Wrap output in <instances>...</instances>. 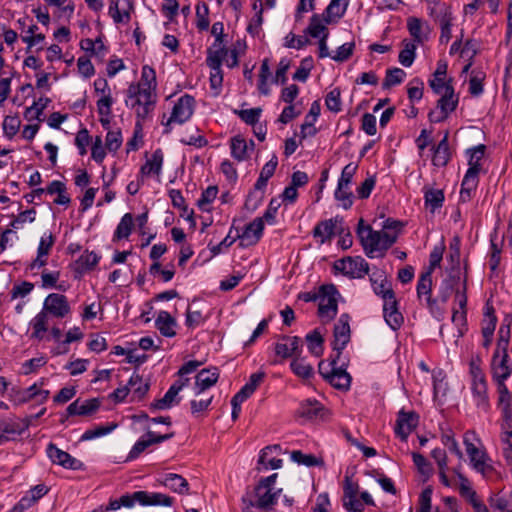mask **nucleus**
Segmentation results:
<instances>
[{"label": "nucleus", "mask_w": 512, "mask_h": 512, "mask_svg": "<svg viewBox=\"0 0 512 512\" xmlns=\"http://www.w3.org/2000/svg\"><path fill=\"white\" fill-rule=\"evenodd\" d=\"M357 235L369 258L383 257L385 252L396 242L398 234L388 231H375L370 225H364L360 219Z\"/></svg>", "instance_id": "nucleus-1"}, {"label": "nucleus", "mask_w": 512, "mask_h": 512, "mask_svg": "<svg viewBox=\"0 0 512 512\" xmlns=\"http://www.w3.org/2000/svg\"><path fill=\"white\" fill-rule=\"evenodd\" d=\"M135 503L141 506H171L174 499L163 493L140 490L124 494L119 499L111 500L106 507V511L118 510L121 507L132 508Z\"/></svg>", "instance_id": "nucleus-2"}, {"label": "nucleus", "mask_w": 512, "mask_h": 512, "mask_svg": "<svg viewBox=\"0 0 512 512\" xmlns=\"http://www.w3.org/2000/svg\"><path fill=\"white\" fill-rule=\"evenodd\" d=\"M126 96L125 104L135 111L136 126L141 128L142 123L150 117L155 109L157 93L146 92L140 90L139 87H128Z\"/></svg>", "instance_id": "nucleus-3"}, {"label": "nucleus", "mask_w": 512, "mask_h": 512, "mask_svg": "<svg viewBox=\"0 0 512 512\" xmlns=\"http://www.w3.org/2000/svg\"><path fill=\"white\" fill-rule=\"evenodd\" d=\"M469 168L462 180L460 196L462 200H469L471 193L476 190L479 182V173L481 171V160L484 157L485 146L480 144L469 151Z\"/></svg>", "instance_id": "nucleus-4"}, {"label": "nucleus", "mask_w": 512, "mask_h": 512, "mask_svg": "<svg viewBox=\"0 0 512 512\" xmlns=\"http://www.w3.org/2000/svg\"><path fill=\"white\" fill-rule=\"evenodd\" d=\"M195 108V99L191 95L185 94L181 96L174 104L171 114L166 122H162L165 126L164 133H170L173 124L181 125L188 121Z\"/></svg>", "instance_id": "nucleus-5"}, {"label": "nucleus", "mask_w": 512, "mask_h": 512, "mask_svg": "<svg viewBox=\"0 0 512 512\" xmlns=\"http://www.w3.org/2000/svg\"><path fill=\"white\" fill-rule=\"evenodd\" d=\"M340 362V358L337 359V355H335L331 362L328 364L330 369H326L324 367V363L320 362L319 364V373L326 379L333 387L341 390H348L351 383V376L349 373L343 368L344 363L338 366Z\"/></svg>", "instance_id": "nucleus-6"}, {"label": "nucleus", "mask_w": 512, "mask_h": 512, "mask_svg": "<svg viewBox=\"0 0 512 512\" xmlns=\"http://www.w3.org/2000/svg\"><path fill=\"white\" fill-rule=\"evenodd\" d=\"M441 97L437 101L439 111H430L428 118L433 123L444 121L450 113H452L458 105L459 98L455 94L453 85H449L443 90Z\"/></svg>", "instance_id": "nucleus-7"}, {"label": "nucleus", "mask_w": 512, "mask_h": 512, "mask_svg": "<svg viewBox=\"0 0 512 512\" xmlns=\"http://www.w3.org/2000/svg\"><path fill=\"white\" fill-rule=\"evenodd\" d=\"M281 493V488L275 489L257 484L252 492H247L245 495H248V497L253 501V508L256 507L258 509L270 511L277 503Z\"/></svg>", "instance_id": "nucleus-8"}, {"label": "nucleus", "mask_w": 512, "mask_h": 512, "mask_svg": "<svg viewBox=\"0 0 512 512\" xmlns=\"http://www.w3.org/2000/svg\"><path fill=\"white\" fill-rule=\"evenodd\" d=\"M275 355L278 359L273 360V364L283 362L288 358H295L302 353V340L298 336L283 335L274 345Z\"/></svg>", "instance_id": "nucleus-9"}, {"label": "nucleus", "mask_w": 512, "mask_h": 512, "mask_svg": "<svg viewBox=\"0 0 512 512\" xmlns=\"http://www.w3.org/2000/svg\"><path fill=\"white\" fill-rule=\"evenodd\" d=\"M337 296L338 291L336 287L332 284L323 285L319 291V307L318 312L322 318H327L328 320L333 319L337 314Z\"/></svg>", "instance_id": "nucleus-10"}, {"label": "nucleus", "mask_w": 512, "mask_h": 512, "mask_svg": "<svg viewBox=\"0 0 512 512\" xmlns=\"http://www.w3.org/2000/svg\"><path fill=\"white\" fill-rule=\"evenodd\" d=\"M334 268L350 278H362L369 272V264L360 256L337 260Z\"/></svg>", "instance_id": "nucleus-11"}, {"label": "nucleus", "mask_w": 512, "mask_h": 512, "mask_svg": "<svg viewBox=\"0 0 512 512\" xmlns=\"http://www.w3.org/2000/svg\"><path fill=\"white\" fill-rule=\"evenodd\" d=\"M31 425V418L25 417L20 420L1 419L0 420V445L8 441L15 440L22 435Z\"/></svg>", "instance_id": "nucleus-12"}, {"label": "nucleus", "mask_w": 512, "mask_h": 512, "mask_svg": "<svg viewBox=\"0 0 512 512\" xmlns=\"http://www.w3.org/2000/svg\"><path fill=\"white\" fill-rule=\"evenodd\" d=\"M313 237L320 240L321 244L330 242L334 235L344 233L343 218H335L320 221L313 229Z\"/></svg>", "instance_id": "nucleus-13"}, {"label": "nucleus", "mask_w": 512, "mask_h": 512, "mask_svg": "<svg viewBox=\"0 0 512 512\" xmlns=\"http://www.w3.org/2000/svg\"><path fill=\"white\" fill-rule=\"evenodd\" d=\"M49 394L48 390L40 389L35 383L26 389L12 388L9 392V400L16 406L22 405L31 400L43 403L48 399Z\"/></svg>", "instance_id": "nucleus-14"}, {"label": "nucleus", "mask_w": 512, "mask_h": 512, "mask_svg": "<svg viewBox=\"0 0 512 512\" xmlns=\"http://www.w3.org/2000/svg\"><path fill=\"white\" fill-rule=\"evenodd\" d=\"M49 316L62 319L71 313V307L65 295L58 293L49 294L42 308Z\"/></svg>", "instance_id": "nucleus-15"}, {"label": "nucleus", "mask_w": 512, "mask_h": 512, "mask_svg": "<svg viewBox=\"0 0 512 512\" xmlns=\"http://www.w3.org/2000/svg\"><path fill=\"white\" fill-rule=\"evenodd\" d=\"M349 320L350 317L348 314H342L334 326L333 350L336 352L337 359L340 358L342 350L350 341L351 331Z\"/></svg>", "instance_id": "nucleus-16"}, {"label": "nucleus", "mask_w": 512, "mask_h": 512, "mask_svg": "<svg viewBox=\"0 0 512 512\" xmlns=\"http://www.w3.org/2000/svg\"><path fill=\"white\" fill-rule=\"evenodd\" d=\"M46 452L47 456L54 464L71 470H81L83 468V463L80 460L74 458L66 451L59 449L53 443L48 444Z\"/></svg>", "instance_id": "nucleus-17"}, {"label": "nucleus", "mask_w": 512, "mask_h": 512, "mask_svg": "<svg viewBox=\"0 0 512 512\" xmlns=\"http://www.w3.org/2000/svg\"><path fill=\"white\" fill-rule=\"evenodd\" d=\"M93 86L95 93L101 95L96 102L97 112L107 115L115 102L108 81L105 78H97Z\"/></svg>", "instance_id": "nucleus-18"}, {"label": "nucleus", "mask_w": 512, "mask_h": 512, "mask_svg": "<svg viewBox=\"0 0 512 512\" xmlns=\"http://www.w3.org/2000/svg\"><path fill=\"white\" fill-rule=\"evenodd\" d=\"M433 281L431 271L422 273L419 277L416 291L417 297L420 301L425 299L426 306L430 312L434 313L437 310V299L432 297Z\"/></svg>", "instance_id": "nucleus-19"}, {"label": "nucleus", "mask_w": 512, "mask_h": 512, "mask_svg": "<svg viewBox=\"0 0 512 512\" xmlns=\"http://www.w3.org/2000/svg\"><path fill=\"white\" fill-rule=\"evenodd\" d=\"M491 373L493 380L505 382L512 374V365L508 354H493L491 360Z\"/></svg>", "instance_id": "nucleus-20"}, {"label": "nucleus", "mask_w": 512, "mask_h": 512, "mask_svg": "<svg viewBox=\"0 0 512 512\" xmlns=\"http://www.w3.org/2000/svg\"><path fill=\"white\" fill-rule=\"evenodd\" d=\"M263 230V218H255L245 227L244 231L241 234H239V232L237 231L236 237H238L241 240L240 246L247 247L255 245L260 240Z\"/></svg>", "instance_id": "nucleus-21"}, {"label": "nucleus", "mask_w": 512, "mask_h": 512, "mask_svg": "<svg viewBox=\"0 0 512 512\" xmlns=\"http://www.w3.org/2000/svg\"><path fill=\"white\" fill-rule=\"evenodd\" d=\"M188 379L185 380H178L175 381L168 391L165 393L163 398L158 399L151 403L150 407L151 409H158V410H164L171 408L174 404L179 403V398H177V395L179 392L185 387L187 384Z\"/></svg>", "instance_id": "nucleus-22"}, {"label": "nucleus", "mask_w": 512, "mask_h": 512, "mask_svg": "<svg viewBox=\"0 0 512 512\" xmlns=\"http://www.w3.org/2000/svg\"><path fill=\"white\" fill-rule=\"evenodd\" d=\"M417 424L418 415L415 412H404L401 410L398 413L395 433L400 436L402 440H406Z\"/></svg>", "instance_id": "nucleus-23"}, {"label": "nucleus", "mask_w": 512, "mask_h": 512, "mask_svg": "<svg viewBox=\"0 0 512 512\" xmlns=\"http://www.w3.org/2000/svg\"><path fill=\"white\" fill-rule=\"evenodd\" d=\"M447 62L439 60L433 77L429 80V86L435 94H442L447 86L452 85V79L446 80Z\"/></svg>", "instance_id": "nucleus-24"}, {"label": "nucleus", "mask_w": 512, "mask_h": 512, "mask_svg": "<svg viewBox=\"0 0 512 512\" xmlns=\"http://www.w3.org/2000/svg\"><path fill=\"white\" fill-rule=\"evenodd\" d=\"M460 257V238L456 236L449 243V253L446 257L449 275L461 278Z\"/></svg>", "instance_id": "nucleus-25"}, {"label": "nucleus", "mask_w": 512, "mask_h": 512, "mask_svg": "<svg viewBox=\"0 0 512 512\" xmlns=\"http://www.w3.org/2000/svg\"><path fill=\"white\" fill-rule=\"evenodd\" d=\"M100 404L101 402L98 398L88 399L84 402L75 400L67 407V414L69 416H89L94 414L99 409Z\"/></svg>", "instance_id": "nucleus-26"}, {"label": "nucleus", "mask_w": 512, "mask_h": 512, "mask_svg": "<svg viewBox=\"0 0 512 512\" xmlns=\"http://www.w3.org/2000/svg\"><path fill=\"white\" fill-rule=\"evenodd\" d=\"M370 282L374 293L382 299L387 298L389 294H395L390 281L381 270H376L370 275Z\"/></svg>", "instance_id": "nucleus-27"}, {"label": "nucleus", "mask_w": 512, "mask_h": 512, "mask_svg": "<svg viewBox=\"0 0 512 512\" xmlns=\"http://www.w3.org/2000/svg\"><path fill=\"white\" fill-rule=\"evenodd\" d=\"M280 450L278 445L267 446L261 450L258 459V470L278 469L282 466V460L274 456Z\"/></svg>", "instance_id": "nucleus-28"}, {"label": "nucleus", "mask_w": 512, "mask_h": 512, "mask_svg": "<svg viewBox=\"0 0 512 512\" xmlns=\"http://www.w3.org/2000/svg\"><path fill=\"white\" fill-rule=\"evenodd\" d=\"M326 410L321 403L316 400L307 399L300 404L297 411L298 416L307 420L323 419Z\"/></svg>", "instance_id": "nucleus-29"}, {"label": "nucleus", "mask_w": 512, "mask_h": 512, "mask_svg": "<svg viewBox=\"0 0 512 512\" xmlns=\"http://www.w3.org/2000/svg\"><path fill=\"white\" fill-rule=\"evenodd\" d=\"M230 148L233 158L241 162L249 158V151L254 149V142L250 140L248 144L242 136L237 135L231 138Z\"/></svg>", "instance_id": "nucleus-30"}, {"label": "nucleus", "mask_w": 512, "mask_h": 512, "mask_svg": "<svg viewBox=\"0 0 512 512\" xmlns=\"http://www.w3.org/2000/svg\"><path fill=\"white\" fill-rule=\"evenodd\" d=\"M218 378H219V372H218L217 368L214 367L211 369H202L196 375V381H195L196 395L201 394L206 389H209L210 387L215 385Z\"/></svg>", "instance_id": "nucleus-31"}, {"label": "nucleus", "mask_w": 512, "mask_h": 512, "mask_svg": "<svg viewBox=\"0 0 512 512\" xmlns=\"http://www.w3.org/2000/svg\"><path fill=\"white\" fill-rule=\"evenodd\" d=\"M49 316L43 309L30 321V327L32 328V332L30 335L31 339H36L38 341H42L45 338V333L48 331Z\"/></svg>", "instance_id": "nucleus-32"}, {"label": "nucleus", "mask_w": 512, "mask_h": 512, "mask_svg": "<svg viewBox=\"0 0 512 512\" xmlns=\"http://www.w3.org/2000/svg\"><path fill=\"white\" fill-rule=\"evenodd\" d=\"M99 260L100 257L96 253L86 250L73 264V269L78 274L75 277L80 278L87 271L94 269Z\"/></svg>", "instance_id": "nucleus-33"}, {"label": "nucleus", "mask_w": 512, "mask_h": 512, "mask_svg": "<svg viewBox=\"0 0 512 512\" xmlns=\"http://www.w3.org/2000/svg\"><path fill=\"white\" fill-rule=\"evenodd\" d=\"M160 483L178 494H189V484L185 478L176 473H168L163 476Z\"/></svg>", "instance_id": "nucleus-34"}, {"label": "nucleus", "mask_w": 512, "mask_h": 512, "mask_svg": "<svg viewBox=\"0 0 512 512\" xmlns=\"http://www.w3.org/2000/svg\"><path fill=\"white\" fill-rule=\"evenodd\" d=\"M129 87H139L140 90L156 93L157 81L155 70L148 65L143 66L140 81L138 83H131Z\"/></svg>", "instance_id": "nucleus-35"}, {"label": "nucleus", "mask_w": 512, "mask_h": 512, "mask_svg": "<svg viewBox=\"0 0 512 512\" xmlns=\"http://www.w3.org/2000/svg\"><path fill=\"white\" fill-rule=\"evenodd\" d=\"M471 390L477 407L487 411L489 409V398L486 379L481 380L478 377L476 381H472Z\"/></svg>", "instance_id": "nucleus-36"}, {"label": "nucleus", "mask_w": 512, "mask_h": 512, "mask_svg": "<svg viewBox=\"0 0 512 512\" xmlns=\"http://www.w3.org/2000/svg\"><path fill=\"white\" fill-rule=\"evenodd\" d=\"M424 203L425 207L434 214L437 209L443 206L445 196L441 189H434L430 187H424Z\"/></svg>", "instance_id": "nucleus-37"}, {"label": "nucleus", "mask_w": 512, "mask_h": 512, "mask_svg": "<svg viewBox=\"0 0 512 512\" xmlns=\"http://www.w3.org/2000/svg\"><path fill=\"white\" fill-rule=\"evenodd\" d=\"M439 25L441 28V34L439 41L441 44H447L451 37V27H452V12L450 7H441V11L439 12Z\"/></svg>", "instance_id": "nucleus-38"}, {"label": "nucleus", "mask_w": 512, "mask_h": 512, "mask_svg": "<svg viewBox=\"0 0 512 512\" xmlns=\"http://www.w3.org/2000/svg\"><path fill=\"white\" fill-rule=\"evenodd\" d=\"M472 467L484 477H490L494 472V467L488 463L489 457L483 450H478L477 454H473L470 458Z\"/></svg>", "instance_id": "nucleus-39"}, {"label": "nucleus", "mask_w": 512, "mask_h": 512, "mask_svg": "<svg viewBox=\"0 0 512 512\" xmlns=\"http://www.w3.org/2000/svg\"><path fill=\"white\" fill-rule=\"evenodd\" d=\"M265 372L259 371L251 374L248 382L236 394V400H247L263 382Z\"/></svg>", "instance_id": "nucleus-40"}, {"label": "nucleus", "mask_w": 512, "mask_h": 512, "mask_svg": "<svg viewBox=\"0 0 512 512\" xmlns=\"http://www.w3.org/2000/svg\"><path fill=\"white\" fill-rule=\"evenodd\" d=\"M155 326L165 337H173L176 334L174 330L176 321L167 311L159 312L155 320Z\"/></svg>", "instance_id": "nucleus-41"}, {"label": "nucleus", "mask_w": 512, "mask_h": 512, "mask_svg": "<svg viewBox=\"0 0 512 512\" xmlns=\"http://www.w3.org/2000/svg\"><path fill=\"white\" fill-rule=\"evenodd\" d=\"M163 164V152L157 149L153 152L151 158L147 159L145 164L141 167L140 173L142 176H149L151 174L159 175Z\"/></svg>", "instance_id": "nucleus-42"}, {"label": "nucleus", "mask_w": 512, "mask_h": 512, "mask_svg": "<svg viewBox=\"0 0 512 512\" xmlns=\"http://www.w3.org/2000/svg\"><path fill=\"white\" fill-rule=\"evenodd\" d=\"M461 281L462 279L457 275H449L447 279L443 280L441 286L439 287L438 297L436 298L437 302L440 301L442 303H446L449 300L452 293L454 291L456 292V289L459 288V284Z\"/></svg>", "instance_id": "nucleus-43"}, {"label": "nucleus", "mask_w": 512, "mask_h": 512, "mask_svg": "<svg viewBox=\"0 0 512 512\" xmlns=\"http://www.w3.org/2000/svg\"><path fill=\"white\" fill-rule=\"evenodd\" d=\"M450 160V150L448 145V133L445 134L444 138L438 143L434 150L432 157V163L437 167H444Z\"/></svg>", "instance_id": "nucleus-44"}, {"label": "nucleus", "mask_w": 512, "mask_h": 512, "mask_svg": "<svg viewBox=\"0 0 512 512\" xmlns=\"http://www.w3.org/2000/svg\"><path fill=\"white\" fill-rule=\"evenodd\" d=\"M290 368L292 370V372L299 378L303 379V380H308L310 379L313 374H314V370H313V367L311 364H309L305 358L298 356V357H295L291 363H290Z\"/></svg>", "instance_id": "nucleus-45"}, {"label": "nucleus", "mask_w": 512, "mask_h": 512, "mask_svg": "<svg viewBox=\"0 0 512 512\" xmlns=\"http://www.w3.org/2000/svg\"><path fill=\"white\" fill-rule=\"evenodd\" d=\"M503 241V238L500 241H498V236L496 232L490 235L491 251L489 257V267L492 272L496 271L500 264Z\"/></svg>", "instance_id": "nucleus-46"}, {"label": "nucleus", "mask_w": 512, "mask_h": 512, "mask_svg": "<svg viewBox=\"0 0 512 512\" xmlns=\"http://www.w3.org/2000/svg\"><path fill=\"white\" fill-rule=\"evenodd\" d=\"M128 388L134 398L142 399L149 390V383L139 374L133 373L128 381Z\"/></svg>", "instance_id": "nucleus-47"}, {"label": "nucleus", "mask_w": 512, "mask_h": 512, "mask_svg": "<svg viewBox=\"0 0 512 512\" xmlns=\"http://www.w3.org/2000/svg\"><path fill=\"white\" fill-rule=\"evenodd\" d=\"M306 341L308 344V350L312 355L320 357L323 354L324 339L317 329L306 335Z\"/></svg>", "instance_id": "nucleus-48"}, {"label": "nucleus", "mask_w": 512, "mask_h": 512, "mask_svg": "<svg viewBox=\"0 0 512 512\" xmlns=\"http://www.w3.org/2000/svg\"><path fill=\"white\" fill-rule=\"evenodd\" d=\"M133 222L134 220L131 213L124 214L114 232V240L128 238L133 229Z\"/></svg>", "instance_id": "nucleus-49"}, {"label": "nucleus", "mask_w": 512, "mask_h": 512, "mask_svg": "<svg viewBox=\"0 0 512 512\" xmlns=\"http://www.w3.org/2000/svg\"><path fill=\"white\" fill-rule=\"evenodd\" d=\"M50 103V99L47 97H40L37 101H35L30 107L26 108L24 112V117L27 121L31 122L33 120H38L43 113V110Z\"/></svg>", "instance_id": "nucleus-50"}, {"label": "nucleus", "mask_w": 512, "mask_h": 512, "mask_svg": "<svg viewBox=\"0 0 512 512\" xmlns=\"http://www.w3.org/2000/svg\"><path fill=\"white\" fill-rule=\"evenodd\" d=\"M407 27L410 35L414 39V43H423L427 40V36L423 34V23L419 18L411 17L407 21Z\"/></svg>", "instance_id": "nucleus-51"}, {"label": "nucleus", "mask_w": 512, "mask_h": 512, "mask_svg": "<svg viewBox=\"0 0 512 512\" xmlns=\"http://www.w3.org/2000/svg\"><path fill=\"white\" fill-rule=\"evenodd\" d=\"M406 76V73L401 68H391L386 71V76L383 81V88L388 89L392 86L400 84Z\"/></svg>", "instance_id": "nucleus-52"}, {"label": "nucleus", "mask_w": 512, "mask_h": 512, "mask_svg": "<svg viewBox=\"0 0 512 512\" xmlns=\"http://www.w3.org/2000/svg\"><path fill=\"white\" fill-rule=\"evenodd\" d=\"M416 44L414 42L404 41V48L400 51L398 60L405 66L410 67L415 59Z\"/></svg>", "instance_id": "nucleus-53"}, {"label": "nucleus", "mask_w": 512, "mask_h": 512, "mask_svg": "<svg viewBox=\"0 0 512 512\" xmlns=\"http://www.w3.org/2000/svg\"><path fill=\"white\" fill-rule=\"evenodd\" d=\"M228 56V50L221 45L215 51H208L206 63L209 68H221L223 60Z\"/></svg>", "instance_id": "nucleus-54"}, {"label": "nucleus", "mask_w": 512, "mask_h": 512, "mask_svg": "<svg viewBox=\"0 0 512 512\" xmlns=\"http://www.w3.org/2000/svg\"><path fill=\"white\" fill-rule=\"evenodd\" d=\"M502 454L512 473V431L501 434Z\"/></svg>", "instance_id": "nucleus-55"}, {"label": "nucleus", "mask_w": 512, "mask_h": 512, "mask_svg": "<svg viewBox=\"0 0 512 512\" xmlns=\"http://www.w3.org/2000/svg\"><path fill=\"white\" fill-rule=\"evenodd\" d=\"M123 138L120 129L109 130L105 138V148L109 152H116L122 145Z\"/></svg>", "instance_id": "nucleus-56"}, {"label": "nucleus", "mask_w": 512, "mask_h": 512, "mask_svg": "<svg viewBox=\"0 0 512 512\" xmlns=\"http://www.w3.org/2000/svg\"><path fill=\"white\" fill-rule=\"evenodd\" d=\"M485 74L481 71H472L469 80V92L472 96H479L483 93V81Z\"/></svg>", "instance_id": "nucleus-57"}, {"label": "nucleus", "mask_w": 512, "mask_h": 512, "mask_svg": "<svg viewBox=\"0 0 512 512\" xmlns=\"http://www.w3.org/2000/svg\"><path fill=\"white\" fill-rule=\"evenodd\" d=\"M509 338V328L501 326L498 331L497 345L493 354H508Z\"/></svg>", "instance_id": "nucleus-58"}, {"label": "nucleus", "mask_w": 512, "mask_h": 512, "mask_svg": "<svg viewBox=\"0 0 512 512\" xmlns=\"http://www.w3.org/2000/svg\"><path fill=\"white\" fill-rule=\"evenodd\" d=\"M209 8L205 3L198 4L196 6V26L199 30H207L210 24L209 18Z\"/></svg>", "instance_id": "nucleus-59"}, {"label": "nucleus", "mask_w": 512, "mask_h": 512, "mask_svg": "<svg viewBox=\"0 0 512 512\" xmlns=\"http://www.w3.org/2000/svg\"><path fill=\"white\" fill-rule=\"evenodd\" d=\"M291 459L300 464V465H305L307 467H313V466H317L320 464V460L315 457L314 455L312 454H304L302 453L301 451L299 450H296V451H293L291 453Z\"/></svg>", "instance_id": "nucleus-60"}, {"label": "nucleus", "mask_w": 512, "mask_h": 512, "mask_svg": "<svg viewBox=\"0 0 512 512\" xmlns=\"http://www.w3.org/2000/svg\"><path fill=\"white\" fill-rule=\"evenodd\" d=\"M306 31L310 36L314 38L320 37L321 34L323 36L324 33H328L326 26L322 23L318 15H313L311 17L310 23Z\"/></svg>", "instance_id": "nucleus-61"}, {"label": "nucleus", "mask_w": 512, "mask_h": 512, "mask_svg": "<svg viewBox=\"0 0 512 512\" xmlns=\"http://www.w3.org/2000/svg\"><path fill=\"white\" fill-rule=\"evenodd\" d=\"M349 0H331L330 4L327 6L325 13L327 17L336 16L341 17L346 11Z\"/></svg>", "instance_id": "nucleus-62"}, {"label": "nucleus", "mask_w": 512, "mask_h": 512, "mask_svg": "<svg viewBox=\"0 0 512 512\" xmlns=\"http://www.w3.org/2000/svg\"><path fill=\"white\" fill-rule=\"evenodd\" d=\"M424 83L419 78L411 80L408 86V98L411 101H419L423 96Z\"/></svg>", "instance_id": "nucleus-63"}, {"label": "nucleus", "mask_w": 512, "mask_h": 512, "mask_svg": "<svg viewBox=\"0 0 512 512\" xmlns=\"http://www.w3.org/2000/svg\"><path fill=\"white\" fill-rule=\"evenodd\" d=\"M340 95L341 92L339 88H334L327 94L325 104L330 111L337 113L341 110Z\"/></svg>", "instance_id": "nucleus-64"}]
</instances>
